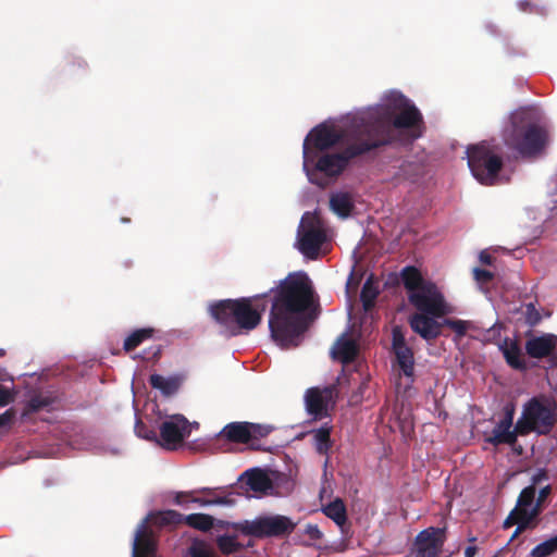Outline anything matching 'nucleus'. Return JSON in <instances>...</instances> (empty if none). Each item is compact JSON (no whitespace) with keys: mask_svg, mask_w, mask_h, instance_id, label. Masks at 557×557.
Instances as JSON below:
<instances>
[{"mask_svg":"<svg viewBox=\"0 0 557 557\" xmlns=\"http://www.w3.org/2000/svg\"><path fill=\"white\" fill-rule=\"evenodd\" d=\"M272 294L269 330L273 341L283 348L296 347L308 329L307 311L314 292L306 274H288Z\"/></svg>","mask_w":557,"mask_h":557,"instance_id":"obj_1","label":"nucleus"},{"mask_svg":"<svg viewBox=\"0 0 557 557\" xmlns=\"http://www.w3.org/2000/svg\"><path fill=\"white\" fill-rule=\"evenodd\" d=\"M395 109L383 104L352 116L373 151L397 141L401 129L411 131V139L421 136L420 131L414 132L423 124L421 112L413 104H406L398 113Z\"/></svg>","mask_w":557,"mask_h":557,"instance_id":"obj_2","label":"nucleus"},{"mask_svg":"<svg viewBox=\"0 0 557 557\" xmlns=\"http://www.w3.org/2000/svg\"><path fill=\"white\" fill-rule=\"evenodd\" d=\"M267 296L264 293L251 297L223 299L211 305L210 313L216 323L230 332V335L249 333L261 324L262 314L267 309Z\"/></svg>","mask_w":557,"mask_h":557,"instance_id":"obj_3","label":"nucleus"},{"mask_svg":"<svg viewBox=\"0 0 557 557\" xmlns=\"http://www.w3.org/2000/svg\"><path fill=\"white\" fill-rule=\"evenodd\" d=\"M505 145L523 158L540 154L547 143L546 129L537 123L531 109L521 108L511 113L503 131Z\"/></svg>","mask_w":557,"mask_h":557,"instance_id":"obj_4","label":"nucleus"},{"mask_svg":"<svg viewBox=\"0 0 557 557\" xmlns=\"http://www.w3.org/2000/svg\"><path fill=\"white\" fill-rule=\"evenodd\" d=\"M345 136L347 146L341 152L321 156L315 163L317 171L326 176H338L349 161L373 151L354 117L349 120Z\"/></svg>","mask_w":557,"mask_h":557,"instance_id":"obj_5","label":"nucleus"},{"mask_svg":"<svg viewBox=\"0 0 557 557\" xmlns=\"http://www.w3.org/2000/svg\"><path fill=\"white\" fill-rule=\"evenodd\" d=\"M557 422V405L547 397H533L523 407L521 418L517 421V431L521 436L531 432L548 434Z\"/></svg>","mask_w":557,"mask_h":557,"instance_id":"obj_6","label":"nucleus"},{"mask_svg":"<svg viewBox=\"0 0 557 557\" xmlns=\"http://www.w3.org/2000/svg\"><path fill=\"white\" fill-rule=\"evenodd\" d=\"M467 156L469 169L481 184L491 186L497 182L504 161L494 146L487 141L469 146Z\"/></svg>","mask_w":557,"mask_h":557,"instance_id":"obj_7","label":"nucleus"},{"mask_svg":"<svg viewBox=\"0 0 557 557\" xmlns=\"http://www.w3.org/2000/svg\"><path fill=\"white\" fill-rule=\"evenodd\" d=\"M295 528L296 523L282 515L260 516L235 524L242 534L256 539L283 537L289 535Z\"/></svg>","mask_w":557,"mask_h":557,"instance_id":"obj_8","label":"nucleus"},{"mask_svg":"<svg viewBox=\"0 0 557 557\" xmlns=\"http://www.w3.org/2000/svg\"><path fill=\"white\" fill-rule=\"evenodd\" d=\"M536 490L534 486L524 487L517 499L516 507L510 511L504 522V528L518 524L512 537L532 527L534 520L541 515L542 509L536 507Z\"/></svg>","mask_w":557,"mask_h":557,"instance_id":"obj_9","label":"nucleus"},{"mask_svg":"<svg viewBox=\"0 0 557 557\" xmlns=\"http://www.w3.org/2000/svg\"><path fill=\"white\" fill-rule=\"evenodd\" d=\"M326 233L321 220L315 214L306 213L298 228V249L307 258L313 260L319 256Z\"/></svg>","mask_w":557,"mask_h":557,"instance_id":"obj_10","label":"nucleus"},{"mask_svg":"<svg viewBox=\"0 0 557 557\" xmlns=\"http://www.w3.org/2000/svg\"><path fill=\"white\" fill-rule=\"evenodd\" d=\"M338 393L337 384L308 388L305 393V406L308 414L315 420L329 417V410L333 409L337 403Z\"/></svg>","mask_w":557,"mask_h":557,"instance_id":"obj_11","label":"nucleus"},{"mask_svg":"<svg viewBox=\"0 0 557 557\" xmlns=\"http://www.w3.org/2000/svg\"><path fill=\"white\" fill-rule=\"evenodd\" d=\"M408 300L419 312L432 317H443L447 313L446 302L437 286L431 282L408 295Z\"/></svg>","mask_w":557,"mask_h":557,"instance_id":"obj_12","label":"nucleus"},{"mask_svg":"<svg viewBox=\"0 0 557 557\" xmlns=\"http://www.w3.org/2000/svg\"><path fill=\"white\" fill-rule=\"evenodd\" d=\"M348 127L349 123L342 131H336L334 127L324 124L315 126L304 141L305 164L311 159L310 143L312 148L318 151L327 150L343 140L346 141L345 134Z\"/></svg>","mask_w":557,"mask_h":557,"instance_id":"obj_13","label":"nucleus"},{"mask_svg":"<svg viewBox=\"0 0 557 557\" xmlns=\"http://www.w3.org/2000/svg\"><path fill=\"white\" fill-rule=\"evenodd\" d=\"M188 424V420L182 414H174L163 421L159 428L162 447L176 449L189 434Z\"/></svg>","mask_w":557,"mask_h":557,"instance_id":"obj_14","label":"nucleus"},{"mask_svg":"<svg viewBox=\"0 0 557 557\" xmlns=\"http://www.w3.org/2000/svg\"><path fill=\"white\" fill-rule=\"evenodd\" d=\"M525 352L534 359L547 358L550 367L557 368V335L545 333L528 339Z\"/></svg>","mask_w":557,"mask_h":557,"instance_id":"obj_15","label":"nucleus"},{"mask_svg":"<svg viewBox=\"0 0 557 557\" xmlns=\"http://www.w3.org/2000/svg\"><path fill=\"white\" fill-rule=\"evenodd\" d=\"M446 541V528L430 527L416 537L418 557H437Z\"/></svg>","mask_w":557,"mask_h":557,"instance_id":"obj_16","label":"nucleus"},{"mask_svg":"<svg viewBox=\"0 0 557 557\" xmlns=\"http://www.w3.org/2000/svg\"><path fill=\"white\" fill-rule=\"evenodd\" d=\"M436 318L426 313H413L409 318V325L414 333L431 342L442 334L443 324L436 321Z\"/></svg>","mask_w":557,"mask_h":557,"instance_id":"obj_17","label":"nucleus"},{"mask_svg":"<svg viewBox=\"0 0 557 557\" xmlns=\"http://www.w3.org/2000/svg\"><path fill=\"white\" fill-rule=\"evenodd\" d=\"M513 421V409L507 410L505 417L495 425L492 435L486 441L498 446L500 444L513 445L517 442V436L520 433L517 431V424L513 430H510Z\"/></svg>","mask_w":557,"mask_h":557,"instance_id":"obj_18","label":"nucleus"},{"mask_svg":"<svg viewBox=\"0 0 557 557\" xmlns=\"http://www.w3.org/2000/svg\"><path fill=\"white\" fill-rule=\"evenodd\" d=\"M157 543L153 539L152 531H150L144 521L136 531L133 557H154Z\"/></svg>","mask_w":557,"mask_h":557,"instance_id":"obj_19","label":"nucleus"},{"mask_svg":"<svg viewBox=\"0 0 557 557\" xmlns=\"http://www.w3.org/2000/svg\"><path fill=\"white\" fill-rule=\"evenodd\" d=\"M358 352L359 348L356 341L350 338L346 333L337 338L331 350L333 359L344 364L352 362L358 356Z\"/></svg>","mask_w":557,"mask_h":557,"instance_id":"obj_20","label":"nucleus"},{"mask_svg":"<svg viewBox=\"0 0 557 557\" xmlns=\"http://www.w3.org/2000/svg\"><path fill=\"white\" fill-rule=\"evenodd\" d=\"M239 481H244L248 488L253 492L265 493L273 487L269 475L258 468L245 471L239 476Z\"/></svg>","mask_w":557,"mask_h":557,"instance_id":"obj_21","label":"nucleus"},{"mask_svg":"<svg viewBox=\"0 0 557 557\" xmlns=\"http://www.w3.org/2000/svg\"><path fill=\"white\" fill-rule=\"evenodd\" d=\"M323 513L332 519L339 528L343 534L347 535L349 525L347 522V510L344 502L336 498L322 508Z\"/></svg>","mask_w":557,"mask_h":557,"instance_id":"obj_22","label":"nucleus"},{"mask_svg":"<svg viewBox=\"0 0 557 557\" xmlns=\"http://www.w3.org/2000/svg\"><path fill=\"white\" fill-rule=\"evenodd\" d=\"M400 278L405 289L407 290V295L416 293L419 288L431 283V281L424 280L421 272L413 265L405 267L400 272Z\"/></svg>","mask_w":557,"mask_h":557,"instance_id":"obj_23","label":"nucleus"},{"mask_svg":"<svg viewBox=\"0 0 557 557\" xmlns=\"http://www.w3.org/2000/svg\"><path fill=\"white\" fill-rule=\"evenodd\" d=\"M249 434L248 422H231L221 430L218 436L232 443L248 444Z\"/></svg>","mask_w":557,"mask_h":557,"instance_id":"obj_24","label":"nucleus"},{"mask_svg":"<svg viewBox=\"0 0 557 557\" xmlns=\"http://www.w3.org/2000/svg\"><path fill=\"white\" fill-rule=\"evenodd\" d=\"M506 362L513 369L523 371L527 369V363L522 358L521 348L517 342H510L506 339L500 346Z\"/></svg>","mask_w":557,"mask_h":557,"instance_id":"obj_25","label":"nucleus"},{"mask_svg":"<svg viewBox=\"0 0 557 557\" xmlns=\"http://www.w3.org/2000/svg\"><path fill=\"white\" fill-rule=\"evenodd\" d=\"M149 383L152 388L159 389L164 396L174 395L181 386V380L178 377H164L160 374H151Z\"/></svg>","mask_w":557,"mask_h":557,"instance_id":"obj_26","label":"nucleus"},{"mask_svg":"<svg viewBox=\"0 0 557 557\" xmlns=\"http://www.w3.org/2000/svg\"><path fill=\"white\" fill-rule=\"evenodd\" d=\"M330 207L338 216L347 218L355 206L352 198L348 193H336L330 198Z\"/></svg>","mask_w":557,"mask_h":557,"instance_id":"obj_27","label":"nucleus"},{"mask_svg":"<svg viewBox=\"0 0 557 557\" xmlns=\"http://www.w3.org/2000/svg\"><path fill=\"white\" fill-rule=\"evenodd\" d=\"M394 354L400 371L412 382L414 376V356L411 347L397 349Z\"/></svg>","mask_w":557,"mask_h":557,"instance_id":"obj_28","label":"nucleus"},{"mask_svg":"<svg viewBox=\"0 0 557 557\" xmlns=\"http://www.w3.org/2000/svg\"><path fill=\"white\" fill-rule=\"evenodd\" d=\"M331 432L332 426L329 425L327 423L312 431L315 450L320 455H327L333 446V442L331 440Z\"/></svg>","mask_w":557,"mask_h":557,"instance_id":"obj_29","label":"nucleus"},{"mask_svg":"<svg viewBox=\"0 0 557 557\" xmlns=\"http://www.w3.org/2000/svg\"><path fill=\"white\" fill-rule=\"evenodd\" d=\"M152 522L158 527H176L184 524L185 516L176 510H162L151 515Z\"/></svg>","mask_w":557,"mask_h":557,"instance_id":"obj_30","label":"nucleus"},{"mask_svg":"<svg viewBox=\"0 0 557 557\" xmlns=\"http://www.w3.org/2000/svg\"><path fill=\"white\" fill-rule=\"evenodd\" d=\"M154 334V329L152 327H144L137 329L133 333H131L124 341L123 348L126 352L133 351L136 349L141 343L151 338Z\"/></svg>","mask_w":557,"mask_h":557,"instance_id":"obj_31","label":"nucleus"},{"mask_svg":"<svg viewBox=\"0 0 557 557\" xmlns=\"http://www.w3.org/2000/svg\"><path fill=\"white\" fill-rule=\"evenodd\" d=\"M189 557H220L212 543L194 539L187 549Z\"/></svg>","mask_w":557,"mask_h":557,"instance_id":"obj_32","label":"nucleus"},{"mask_svg":"<svg viewBox=\"0 0 557 557\" xmlns=\"http://www.w3.org/2000/svg\"><path fill=\"white\" fill-rule=\"evenodd\" d=\"M53 404V398L49 395L35 394L25 405L22 417H27L32 413L38 412L42 409L50 407Z\"/></svg>","mask_w":557,"mask_h":557,"instance_id":"obj_33","label":"nucleus"},{"mask_svg":"<svg viewBox=\"0 0 557 557\" xmlns=\"http://www.w3.org/2000/svg\"><path fill=\"white\" fill-rule=\"evenodd\" d=\"M184 524H187L195 530L206 532L213 528L214 519L212 516L207 513H190L185 516Z\"/></svg>","mask_w":557,"mask_h":557,"instance_id":"obj_34","label":"nucleus"},{"mask_svg":"<svg viewBox=\"0 0 557 557\" xmlns=\"http://www.w3.org/2000/svg\"><path fill=\"white\" fill-rule=\"evenodd\" d=\"M273 431V426L268 424H259L248 422V443H250V447L255 450H261L262 448L259 445L255 444V441L267 437Z\"/></svg>","mask_w":557,"mask_h":557,"instance_id":"obj_35","label":"nucleus"},{"mask_svg":"<svg viewBox=\"0 0 557 557\" xmlns=\"http://www.w3.org/2000/svg\"><path fill=\"white\" fill-rule=\"evenodd\" d=\"M216 546L224 555L238 553L243 549V545L236 541L235 535H219L216 537Z\"/></svg>","mask_w":557,"mask_h":557,"instance_id":"obj_36","label":"nucleus"},{"mask_svg":"<svg viewBox=\"0 0 557 557\" xmlns=\"http://www.w3.org/2000/svg\"><path fill=\"white\" fill-rule=\"evenodd\" d=\"M377 289L372 285V282L368 280L361 289L360 298L363 305L364 310H370L374 306V301L377 297Z\"/></svg>","mask_w":557,"mask_h":557,"instance_id":"obj_37","label":"nucleus"},{"mask_svg":"<svg viewBox=\"0 0 557 557\" xmlns=\"http://www.w3.org/2000/svg\"><path fill=\"white\" fill-rule=\"evenodd\" d=\"M557 550V535L536 545L531 555L533 557H547Z\"/></svg>","mask_w":557,"mask_h":557,"instance_id":"obj_38","label":"nucleus"},{"mask_svg":"<svg viewBox=\"0 0 557 557\" xmlns=\"http://www.w3.org/2000/svg\"><path fill=\"white\" fill-rule=\"evenodd\" d=\"M443 326H448L451 329L458 338L463 337L467 334V331L470 327V322L465 320H458V319H444L442 322Z\"/></svg>","mask_w":557,"mask_h":557,"instance_id":"obj_39","label":"nucleus"},{"mask_svg":"<svg viewBox=\"0 0 557 557\" xmlns=\"http://www.w3.org/2000/svg\"><path fill=\"white\" fill-rule=\"evenodd\" d=\"M191 502L203 507L212 505L232 506L234 504V499H232L230 496H216L213 498L193 497Z\"/></svg>","mask_w":557,"mask_h":557,"instance_id":"obj_40","label":"nucleus"},{"mask_svg":"<svg viewBox=\"0 0 557 557\" xmlns=\"http://www.w3.org/2000/svg\"><path fill=\"white\" fill-rule=\"evenodd\" d=\"M135 433L137 436L160 443L157 433L149 429L141 420H137L135 423Z\"/></svg>","mask_w":557,"mask_h":557,"instance_id":"obj_41","label":"nucleus"},{"mask_svg":"<svg viewBox=\"0 0 557 557\" xmlns=\"http://www.w3.org/2000/svg\"><path fill=\"white\" fill-rule=\"evenodd\" d=\"M392 346H393V350L394 351L397 350V349L409 347L406 344L405 336H404L403 331H401V329L399 326L393 327V331H392Z\"/></svg>","mask_w":557,"mask_h":557,"instance_id":"obj_42","label":"nucleus"},{"mask_svg":"<svg viewBox=\"0 0 557 557\" xmlns=\"http://www.w3.org/2000/svg\"><path fill=\"white\" fill-rule=\"evenodd\" d=\"M542 317L539 310L535 308L533 304H528L525 306V322L530 326H535L540 323Z\"/></svg>","mask_w":557,"mask_h":557,"instance_id":"obj_43","label":"nucleus"},{"mask_svg":"<svg viewBox=\"0 0 557 557\" xmlns=\"http://www.w3.org/2000/svg\"><path fill=\"white\" fill-rule=\"evenodd\" d=\"M473 275H474L475 281H478L479 283H482V284H487L494 278V275L492 272H490L488 270H485V269H480V268H475L473 270Z\"/></svg>","mask_w":557,"mask_h":557,"instance_id":"obj_44","label":"nucleus"},{"mask_svg":"<svg viewBox=\"0 0 557 557\" xmlns=\"http://www.w3.org/2000/svg\"><path fill=\"white\" fill-rule=\"evenodd\" d=\"M550 493H552L550 485H546L540 490L536 502H535L536 507H539V509L543 510V503L550 495Z\"/></svg>","mask_w":557,"mask_h":557,"instance_id":"obj_45","label":"nucleus"},{"mask_svg":"<svg viewBox=\"0 0 557 557\" xmlns=\"http://www.w3.org/2000/svg\"><path fill=\"white\" fill-rule=\"evenodd\" d=\"M15 418L14 409H8L5 412L0 414V428L10 425Z\"/></svg>","mask_w":557,"mask_h":557,"instance_id":"obj_46","label":"nucleus"},{"mask_svg":"<svg viewBox=\"0 0 557 557\" xmlns=\"http://www.w3.org/2000/svg\"><path fill=\"white\" fill-rule=\"evenodd\" d=\"M12 400L13 396L11 392L7 387L0 385V407L9 405Z\"/></svg>","mask_w":557,"mask_h":557,"instance_id":"obj_47","label":"nucleus"},{"mask_svg":"<svg viewBox=\"0 0 557 557\" xmlns=\"http://www.w3.org/2000/svg\"><path fill=\"white\" fill-rule=\"evenodd\" d=\"M306 532L310 536V539H312V540H320L322 537V532L320 531L318 525L309 524L307 527V531Z\"/></svg>","mask_w":557,"mask_h":557,"instance_id":"obj_48","label":"nucleus"},{"mask_svg":"<svg viewBox=\"0 0 557 557\" xmlns=\"http://www.w3.org/2000/svg\"><path fill=\"white\" fill-rule=\"evenodd\" d=\"M546 479V472L541 471L536 474H534L531 479V484L529 486H534L536 488V485L543 480Z\"/></svg>","mask_w":557,"mask_h":557,"instance_id":"obj_49","label":"nucleus"},{"mask_svg":"<svg viewBox=\"0 0 557 557\" xmlns=\"http://www.w3.org/2000/svg\"><path fill=\"white\" fill-rule=\"evenodd\" d=\"M479 259L482 263L487 264V265H491L493 262V257L486 251H481Z\"/></svg>","mask_w":557,"mask_h":557,"instance_id":"obj_50","label":"nucleus"},{"mask_svg":"<svg viewBox=\"0 0 557 557\" xmlns=\"http://www.w3.org/2000/svg\"><path fill=\"white\" fill-rule=\"evenodd\" d=\"M550 209H557V189L549 195Z\"/></svg>","mask_w":557,"mask_h":557,"instance_id":"obj_51","label":"nucleus"},{"mask_svg":"<svg viewBox=\"0 0 557 557\" xmlns=\"http://www.w3.org/2000/svg\"><path fill=\"white\" fill-rule=\"evenodd\" d=\"M187 495H188L187 493H178L175 497V504L182 505L183 504L182 497L187 496Z\"/></svg>","mask_w":557,"mask_h":557,"instance_id":"obj_52","label":"nucleus"},{"mask_svg":"<svg viewBox=\"0 0 557 557\" xmlns=\"http://www.w3.org/2000/svg\"><path fill=\"white\" fill-rule=\"evenodd\" d=\"M474 553H475V548L470 546V547H467L465 555H466V557H473Z\"/></svg>","mask_w":557,"mask_h":557,"instance_id":"obj_53","label":"nucleus"},{"mask_svg":"<svg viewBox=\"0 0 557 557\" xmlns=\"http://www.w3.org/2000/svg\"><path fill=\"white\" fill-rule=\"evenodd\" d=\"M367 384H368L367 380H364V381L360 384V386H359V392H360L361 394H362L363 388L367 386Z\"/></svg>","mask_w":557,"mask_h":557,"instance_id":"obj_54","label":"nucleus"},{"mask_svg":"<svg viewBox=\"0 0 557 557\" xmlns=\"http://www.w3.org/2000/svg\"><path fill=\"white\" fill-rule=\"evenodd\" d=\"M161 354V347H158L157 350L153 352V357L158 358Z\"/></svg>","mask_w":557,"mask_h":557,"instance_id":"obj_55","label":"nucleus"},{"mask_svg":"<svg viewBox=\"0 0 557 557\" xmlns=\"http://www.w3.org/2000/svg\"><path fill=\"white\" fill-rule=\"evenodd\" d=\"M202 493H206V494H212V490L210 488H203L201 490Z\"/></svg>","mask_w":557,"mask_h":557,"instance_id":"obj_56","label":"nucleus"},{"mask_svg":"<svg viewBox=\"0 0 557 557\" xmlns=\"http://www.w3.org/2000/svg\"><path fill=\"white\" fill-rule=\"evenodd\" d=\"M5 355V350L0 348V357H3Z\"/></svg>","mask_w":557,"mask_h":557,"instance_id":"obj_57","label":"nucleus"},{"mask_svg":"<svg viewBox=\"0 0 557 557\" xmlns=\"http://www.w3.org/2000/svg\"><path fill=\"white\" fill-rule=\"evenodd\" d=\"M122 222H124V223H125V222H129V219L123 218V219H122Z\"/></svg>","mask_w":557,"mask_h":557,"instance_id":"obj_58","label":"nucleus"}]
</instances>
